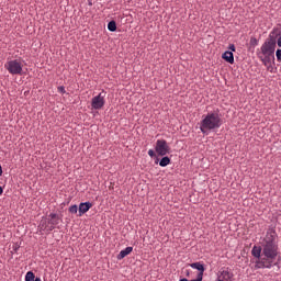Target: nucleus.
<instances>
[{
  "label": "nucleus",
  "instance_id": "nucleus-1",
  "mask_svg": "<svg viewBox=\"0 0 281 281\" xmlns=\"http://www.w3.org/2000/svg\"><path fill=\"white\" fill-rule=\"evenodd\" d=\"M254 258H258L255 269H271L278 258V234L273 228L267 231L261 246H254L251 250Z\"/></svg>",
  "mask_w": 281,
  "mask_h": 281
},
{
  "label": "nucleus",
  "instance_id": "nucleus-2",
  "mask_svg": "<svg viewBox=\"0 0 281 281\" xmlns=\"http://www.w3.org/2000/svg\"><path fill=\"white\" fill-rule=\"evenodd\" d=\"M274 54L276 38L273 35H270V37L261 45L260 52L257 53V56L261 63L267 66L276 58Z\"/></svg>",
  "mask_w": 281,
  "mask_h": 281
},
{
  "label": "nucleus",
  "instance_id": "nucleus-3",
  "mask_svg": "<svg viewBox=\"0 0 281 281\" xmlns=\"http://www.w3.org/2000/svg\"><path fill=\"white\" fill-rule=\"evenodd\" d=\"M220 126H223V119L216 112L206 114L200 124V131L203 135H207L211 131H216Z\"/></svg>",
  "mask_w": 281,
  "mask_h": 281
},
{
  "label": "nucleus",
  "instance_id": "nucleus-4",
  "mask_svg": "<svg viewBox=\"0 0 281 281\" xmlns=\"http://www.w3.org/2000/svg\"><path fill=\"white\" fill-rule=\"evenodd\" d=\"M4 69H7L11 76H23V60L11 59L4 64Z\"/></svg>",
  "mask_w": 281,
  "mask_h": 281
},
{
  "label": "nucleus",
  "instance_id": "nucleus-5",
  "mask_svg": "<svg viewBox=\"0 0 281 281\" xmlns=\"http://www.w3.org/2000/svg\"><path fill=\"white\" fill-rule=\"evenodd\" d=\"M105 98H106V92L104 91L93 97L91 100V108L94 109V111H100V109H103L104 104H106Z\"/></svg>",
  "mask_w": 281,
  "mask_h": 281
},
{
  "label": "nucleus",
  "instance_id": "nucleus-6",
  "mask_svg": "<svg viewBox=\"0 0 281 281\" xmlns=\"http://www.w3.org/2000/svg\"><path fill=\"white\" fill-rule=\"evenodd\" d=\"M156 153L159 155V157H166L168 153H170V146H168V143L165 139H158L156 142Z\"/></svg>",
  "mask_w": 281,
  "mask_h": 281
},
{
  "label": "nucleus",
  "instance_id": "nucleus-7",
  "mask_svg": "<svg viewBox=\"0 0 281 281\" xmlns=\"http://www.w3.org/2000/svg\"><path fill=\"white\" fill-rule=\"evenodd\" d=\"M232 278H234V273H232V270H229V268H222L217 272L216 281H232Z\"/></svg>",
  "mask_w": 281,
  "mask_h": 281
},
{
  "label": "nucleus",
  "instance_id": "nucleus-8",
  "mask_svg": "<svg viewBox=\"0 0 281 281\" xmlns=\"http://www.w3.org/2000/svg\"><path fill=\"white\" fill-rule=\"evenodd\" d=\"M48 224V232L56 229V225L60 224V217L56 213H50Z\"/></svg>",
  "mask_w": 281,
  "mask_h": 281
},
{
  "label": "nucleus",
  "instance_id": "nucleus-9",
  "mask_svg": "<svg viewBox=\"0 0 281 281\" xmlns=\"http://www.w3.org/2000/svg\"><path fill=\"white\" fill-rule=\"evenodd\" d=\"M93 207V204L91 202H82L79 204V214L78 216H82L83 214H87L89 210Z\"/></svg>",
  "mask_w": 281,
  "mask_h": 281
},
{
  "label": "nucleus",
  "instance_id": "nucleus-10",
  "mask_svg": "<svg viewBox=\"0 0 281 281\" xmlns=\"http://www.w3.org/2000/svg\"><path fill=\"white\" fill-rule=\"evenodd\" d=\"M133 252V247H126L125 249L121 250L117 255V260H124L126 256Z\"/></svg>",
  "mask_w": 281,
  "mask_h": 281
},
{
  "label": "nucleus",
  "instance_id": "nucleus-11",
  "mask_svg": "<svg viewBox=\"0 0 281 281\" xmlns=\"http://www.w3.org/2000/svg\"><path fill=\"white\" fill-rule=\"evenodd\" d=\"M222 58L226 60V63H229V65H234V53L226 50L223 55Z\"/></svg>",
  "mask_w": 281,
  "mask_h": 281
},
{
  "label": "nucleus",
  "instance_id": "nucleus-12",
  "mask_svg": "<svg viewBox=\"0 0 281 281\" xmlns=\"http://www.w3.org/2000/svg\"><path fill=\"white\" fill-rule=\"evenodd\" d=\"M190 268L191 269H196L198 271H200L199 273H202V276L205 272V267L201 262H193V263L190 265Z\"/></svg>",
  "mask_w": 281,
  "mask_h": 281
},
{
  "label": "nucleus",
  "instance_id": "nucleus-13",
  "mask_svg": "<svg viewBox=\"0 0 281 281\" xmlns=\"http://www.w3.org/2000/svg\"><path fill=\"white\" fill-rule=\"evenodd\" d=\"M25 281H42L41 278H36V276H34V272L29 271L25 274Z\"/></svg>",
  "mask_w": 281,
  "mask_h": 281
},
{
  "label": "nucleus",
  "instance_id": "nucleus-14",
  "mask_svg": "<svg viewBox=\"0 0 281 281\" xmlns=\"http://www.w3.org/2000/svg\"><path fill=\"white\" fill-rule=\"evenodd\" d=\"M170 164V158L168 156H165L161 158V160L159 161V166H161V168H166V166H168Z\"/></svg>",
  "mask_w": 281,
  "mask_h": 281
},
{
  "label": "nucleus",
  "instance_id": "nucleus-15",
  "mask_svg": "<svg viewBox=\"0 0 281 281\" xmlns=\"http://www.w3.org/2000/svg\"><path fill=\"white\" fill-rule=\"evenodd\" d=\"M108 30H109L110 32H115V31L117 30V24L115 23V21L109 22V24H108Z\"/></svg>",
  "mask_w": 281,
  "mask_h": 281
},
{
  "label": "nucleus",
  "instance_id": "nucleus-16",
  "mask_svg": "<svg viewBox=\"0 0 281 281\" xmlns=\"http://www.w3.org/2000/svg\"><path fill=\"white\" fill-rule=\"evenodd\" d=\"M69 212H70V214H78V212H79L78 205H71L69 207Z\"/></svg>",
  "mask_w": 281,
  "mask_h": 281
},
{
  "label": "nucleus",
  "instance_id": "nucleus-17",
  "mask_svg": "<svg viewBox=\"0 0 281 281\" xmlns=\"http://www.w3.org/2000/svg\"><path fill=\"white\" fill-rule=\"evenodd\" d=\"M278 63H281V49H277L276 52Z\"/></svg>",
  "mask_w": 281,
  "mask_h": 281
},
{
  "label": "nucleus",
  "instance_id": "nucleus-18",
  "mask_svg": "<svg viewBox=\"0 0 281 281\" xmlns=\"http://www.w3.org/2000/svg\"><path fill=\"white\" fill-rule=\"evenodd\" d=\"M250 45H254V47H256V45H258V40L256 37H251Z\"/></svg>",
  "mask_w": 281,
  "mask_h": 281
},
{
  "label": "nucleus",
  "instance_id": "nucleus-19",
  "mask_svg": "<svg viewBox=\"0 0 281 281\" xmlns=\"http://www.w3.org/2000/svg\"><path fill=\"white\" fill-rule=\"evenodd\" d=\"M191 281H203V273H198V278Z\"/></svg>",
  "mask_w": 281,
  "mask_h": 281
},
{
  "label": "nucleus",
  "instance_id": "nucleus-20",
  "mask_svg": "<svg viewBox=\"0 0 281 281\" xmlns=\"http://www.w3.org/2000/svg\"><path fill=\"white\" fill-rule=\"evenodd\" d=\"M57 90L59 93H66L65 87H63V86L58 87Z\"/></svg>",
  "mask_w": 281,
  "mask_h": 281
},
{
  "label": "nucleus",
  "instance_id": "nucleus-21",
  "mask_svg": "<svg viewBox=\"0 0 281 281\" xmlns=\"http://www.w3.org/2000/svg\"><path fill=\"white\" fill-rule=\"evenodd\" d=\"M228 49H231V52H236V46L234 44H231Z\"/></svg>",
  "mask_w": 281,
  "mask_h": 281
},
{
  "label": "nucleus",
  "instance_id": "nucleus-22",
  "mask_svg": "<svg viewBox=\"0 0 281 281\" xmlns=\"http://www.w3.org/2000/svg\"><path fill=\"white\" fill-rule=\"evenodd\" d=\"M148 155H149V157H154V156H155V150L149 149V150H148Z\"/></svg>",
  "mask_w": 281,
  "mask_h": 281
},
{
  "label": "nucleus",
  "instance_id": "nucleus-23",
  "mask_svg": "<svg viewBox=\"0 0 281 281\" xmlns=\"http://www.w3.org/2000/svg\"><path fill=\"white\" fill-rule=\"evenodd\" d=\"M42 229H47V226H45V221L41 222Z\"/></svg>",
  "mask_w": 281,
  "mask_h": 281
},
{
  "label": "nucleus",
  "instance_id": "nucleus-24",
  "mask_svg": "<svg viewBox=\"0 0 281 281\" xmlns=\"http://www.w3.org/2000/svg\"><path fill=\"white\" fill-rule=\"evenodd\" d=\"M277 44H278V47H281V37L278 38Z\"/></svg>",
  "mask_w": 281,
  "mask_h": 281
},
{
  "label": "nucleus",
  "instance_id": "nucleus-25",
  "mask_svg": "<svg viewBox=\"0 0 281 281\" xmlns=\"http://www.w3.org/2000/svg\"><path fill=\"white\" fill-rule=\"evenodd\" d=\"M1 175H3V167H1V165H0V177H1Z\"/></svg>",
  "mask_w": 281,
  "mask_h": 281
},
{
  "label": "nucleus",
  "instance_id": "nucleus-26",
  "mask_svg": "<svg viewBox=\"0 0 281 281\" xmlns=\"http://www.w3.org/2000/svg\"><path fill=\"white\" fill-rule=\"evenodd\" d=\"M3 194V187H0V196Z\"/></svg>",
  "mask_w": 281,
  "mask_h": 281
},
{
  "label": "nucleus",
  "instance_id": "nucleus-27",
  "mask_svg": "<svg viewBox=\"0 0 281 281\" xmlns=\"http://www.w3.org/2000/svg\"><path fill=\"white\" fill-rule=\"evenodd\" d=\"M89 5H93V3L89 2Z\"/></svg>",
  "mask_w": 281,
  "mask_h": 281
}]
</instances>
